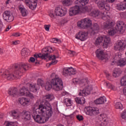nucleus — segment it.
<instances>
[{"instance_id": "obj_1", "label": "nucleus", "mask_w": 126, "mask_h": 126, "mask_svg": "<svg viewBox=\"0 0 126 126\" xmlns=\"http://www.w3.org/2000/svg\"><path fill=\"white\" fill-rule=\"evenodd\" d=\"M35 106H38L37 109L38 113L42 115L39 114L32 115L33 120L37 124H45L53 115L52 106L48 101L43 100L41 102L40 100L36 101Z\"/></svg>"}, {"instance_id": "obj_2", "label": "nucleus", "mask_w": 126, "mask_h": 126, "mask_svg": "<svg viewBox=\"0 0 126 126\" xmlns=\"http://www.w3.org/2000/svg\"><path fill=\"white\" fill-rule=\"evenodd\" d=\"M51 77L52 78L50 82H47L45 85V90L50 91L51 89H53L54 91H61L63 88V80L55 73H53Z\"/></svg>"}, {"instance_id": "obj_3", "label": "nucleus", "mask_w": 126, "mask_h": 126, "mask_svg": "<svg viewBox=\"0 0 126 126\" xmlns=\"http://www.w3.org/2000/svg\"><path fill=\"white\" fill-rule=\"evenodd\" d=\"M40 90V86L36 83H28L26 87H23L19 91V94L20 96H25L29 97L30 99H34L35 95L31 92L36 93ZM31 91V92H30Z\"/></svg>"}, {"instance_id": "obj_4", "label": "nucleus", "mask_w": 126, "mask_h": 126, "mask_svg": "<svg viewBox=\"0 0 126 126\" xmlns=\"http://www.w3.org/2000/svg\"><path fill=\"white\" fill-rule=\"evenodd\" d=\"M29 66L27 64H22L19 68V71H16L14 73L9 74L8 70L5 71V73H4L5 78H7L8 80H11V79H15V78H20L21 76V73L24 72L26 70H28Z\"/></svg>"}, {"instance_id": "obj_5", "label": "nucleus", "mask_w": 126, "mask_h": 126, "mask_svg": "<svg viewBox=\"0 0 126 126\" xmlns=\"http://www.w3.org/2000/svg\"><path fill=\"white\" fill-rule=\"evenodd\" d=\"M85 12H91V7H85L81 8L78 5L72 7L69 9V15L70 16H74L79 13H85Z\"/></svg>"}, {"instance_id": "obj_6", "label": "nucleus", "mask_w": 126, "mask_h": 126, "mask_svg": "<svg viewBox=\"0 0 126 126\" xmlns=\"http://www.w3.org/2000/svg\"><path fill=\"white\" fill-rule=\"evenodd\" d=\"M115 26V22L112 21H107L103 23V29L108 30V33L109 36H114L117 34L118 29L114 28Z\"/></svg>"}, {"instance_id": "obj_7", "label": "nucleus", "mask_w": 126, "mask_h": 126, "mask_svg": "<svg viewBox=\"0 0 126 126\" xmlns=\"http://www.w3.org/2000/svg\"><path fill=\"white\" fill-rule=\"evenodd\" d=\"M54 52V49L51 46H48L43 48L42 50V54L39 53L38 54H35L34 55V58L36 59L40 58L42 60H46L48 58V55L53 53Z\"/></svg>"}, {"instance_id": "obj_8", "label": "nucleus", "mask_w": 126, "mask_h": 126, "mask_svg": "<svg viewBox=\"0 0 126 126\" xmlns=\"http://www.w3.org/2000/svg\"><path fill=\"white\" fill-rule=\"evenodd\" d=\"M104 40L103 46L104 48H108V46L111 44V39L109 35H103L102 36H99L95 40V45H99L103 42Z\"/></svg>"}, {"instance_id": "obj_9", "label": "nucleus", "mask_w": 126, "mask_h": 126, "mask_svg": "<svg viewBox=\"0 0 126 126\" xmlns=\"http://www.w3.org/2000/svg\"><path fill=\"white\" fill-rule=\"evenodd\" d=\"M77 26L82 29H87L92 26V21L89 18H85L78 22Z\"/></svg>"}, {"instance_id": "obj_10", "label": "nucleus", "mask_w": 126, "mask_h": 126, "mask_svg": "<svg viewBox=\"0 0 126 126\" xmlns=\"http://www.w3.org/2000/svg\"><path fill=\"white\" fill-rule=\"evenodd\" d=\"M85 112L88 116L93 117L99 114V108L95 107L87 106L85 108Z\"/></svg>"}, {"instance_id": "obj_11", "label": "nucleus", "mask_w": 126, "mask_h": 126, "mask_svg": "<svg viewBox=\"0 0 126 126\" xmlns=\"http://www.w3.org/2000/svg\"><path fill=\"white\" fill-rule=\"evenodd\" d=\"M90 15H91V16H93V17H102V19L103 20L110 19V16L108 15H105V13L99 12L97 9L93 10L90 13Z\"/></svg>"}, {"instance_id": "obj_12", "label": "nucleus", "mask_w": 126, "mask_h": 126, "mask_svg": "<svg viewBox=\"0 0 126 126\" xmlns=\"http://www.w3.org/2000/svg\"><path fill=\"white\" fill-rule=\"evenodd\" d=\"M121 55H116L112 61V64L117 63L119 66H125L126 64V58H122Z\"/></svg>"}, {"instance_id": "obj_13", "label": "nucleus", "mask_w": 126, "mask_h": 126, "mask_svg": "<svg viewBox=\"0 0 126 126\" xmlns=\"http://www.w3.org/2000/svg\"><path fill=\"white\" fill-rule=\"evenodd\" d=\"M96 57L98 60H101V61H106L109 60V55L106 53L104 52L101 49H97L95 51Z\"/></svg>"}, {"instance_id": "obj_14", "label": "nucleus", "mask_w": 126, "mask_h": 126, "mask_svg": "<svg viewBox=\"0 0 126 126\" xmlns=\"http://www.w3.org/2000/svg\"><path fill=\"white\" fill-rule=\"evenodd\" d=\"M54 13L56 16L63 17V16H64V15L67 13V9L66 8L57 7L55 9Z\"/></svg>"}, {"instance_id": "obj_15", "label": "nucleus", "mask_w": 126, "mask_h": 126, "mask_svg": "<svg viewBox=\"0 0 126 126\" xmlns=\"http://www.w3.org/2000/svg\"><path fill=\"white\" fill-rule=\"evenodd\" d=\"M126 47V43L125 40H121L118 41L114 45V49L116 51H124Z\"/></svg>"}, {"instance_id": "obj_16", "label": "nucleus", "mask_w": 126, "mask_h": 126, "mask_svg": "<svg viewBox=\"0 0 126 126\" xmlns=\"http://www.w3.org/2000/svg\"><path fill=\"white\" fill-rule=\"evenodd\" d=\"M76 73V69L72 67H66L63 70V74L64 76H67V75H73Z\"/></svg>"}, {"instance_id": "obj_17", "label": "nucleus", "mask_w": 126, "mask_h": 126, "mask_svg": "<svg viewBox=\"0 0 126 126\" xmlns=\"http://www.w3.org/2000/svg\"><path fill=\"white\" fill-rule=\"evenodd\" d=\"M76 38L78 40H80V41H85L88 38V32L84 31H81L76 34Z\"/></svg>"}, {"instance_id": "obj_18", "label": "nucleus", "mask_w": 126, "mask_h": 126, "mask_svg": "<svg viewBox=\"0 0 126 126\" xmlns=\"http://www.w3.org/2000/svg\"><path fill=\"white\" fill-rule=\"evenodd\" d=\"M27 6H28L30 9L34 10L37 7V3L38 0H25Z\"/></svg>"}, {"instance_id": "obj_19", "label": "nucleus", "mask_w": 126, "mask_h": 126, "mask_svg": "<svg viewBox=\"0 0 126 126\" xmlns=\"http://www.w3.org/2000/svg\"><path fill=\"white\" fill-rule=\"evenodd\" d=\"M3 19L7 22H12L14 18L12 15L10 14V11H5L3 13Z\"/></svg>"}, {"instance_id": "obj_20", "label": "nucleus", "mask_w": 126, "mask_h": 126, "mask_svg": "<svg viewBox=\"0 0 126 126\" xmlns=\"http://www.w3.org/2000/svg\"><path fill=\"white\" fill-rule=\"evenodd\" d=\"M72 83L74 84H79V85L85 86V85L88 84V80L86 79L74 78L72 79Z\"/></svg>"}, {"instance_id": "obj_21", "label": "nucleus", "mask_w": 126, "mask_h": 126, "mask_svg": "<svg viewBox=\"0 0 126 126\" xmlns=\"http://www.w3.org/2000/svg\"><path fill=\"white\" fill-rule=\"evenodd\" d=\"M93 88L90 86H88L86 87V88L82 90V91H81L79 93V96H88L89 94H90L91 92V90H92Z\"/></svg>"}, {"instance_id": "obj_22", "label": "nucleus", "mask_w": 126, "mask_h": 126, "mask_svg": "<svg viewBox=\"0 0 126 126\" xmlns=\"http://www.w3.org/2000/svg\"><path fill=\"white\" fill-rule=\"evenodd\" d=\"M21 116L22 120H24L26 122L31 120V113L29 111L24 110L21 113Z\"/></svg>"}, {"instance_id": "obj_23", "label": "nucleus", "mask_w": 126, "mask_h": 126, "mask_svg": "<svg viewBox=\"0 0 126 126\" xmlns=\"http://www.w3.org/2000/svg\"><path fill=\"white\" fill-rule=\"evenodd\" d=\"M18 103L22 106H28L30 104V99L27 97H20L18 99Z\"/></svg>"}, {"instance_id": "obj_24", "label": "nucleus", "mask_w": 126, "mask_h": 126, "mask_svg": "<svg viewBox=\"0 0 126 126\" xmlns=\"http://www.w3.org/2000/svg\"><path fill=\"white\" fill-rule=\"evenodd\" d=\"M90 31L93 35L95 33H98L100 31V26L97 23H94L91 27Z\"/></svg>"}, {"instance_id": "obj_25", "label": "nucleus", "mask_w": 126, "mask_h": 126, "mask_svg": "<svg viewBox=\"0 0 126 126\" xmlns=\"http://www.w3.org/2000/svg\"><path fill=\"white\" fill-rule=\"evenodd\" d=\"M124 25H125V23L123 21H118L115 28L117 29L118 31L120 32V33H123V32H125Z\"/></svg>"}, {"instance_id": "obj_26", "label": "nucleus", "mask_w": 126, "mask_h": 126, "mask_svg": "<svg viewBox=\"0 0 126 126\" xmlns=\"http://www.w3.org/2000/svg\"><path fill=\"white\" fill-rule=\"evenodd\" d=\"M21 113L18 109L13 110L11 111V116L14 119H19L21 116Z\"/></svg>"}, {"instance_id": "obj_27", "label": "nucleus", "mask_w": 126, "mask_h": 126, "mask_svg": "<svg viewBox=\"0 0 126 126\" xmlns=\"http://www.w3.org/2000/svg\"><path fill=\"white\" fill-rule=\"evenodd\" d=\"M19 10L21 12V15L23 16V17H25V16L28 15V10H27L23 5H20L19 6Z\"/></svg>"}, {"instance_id": "obj_28", "label": "nucleus", "mask_w": 126, "mask_h": 126, "mask_svg": "<svg viewBox=\"0 0 126 126\" xmlns=\"http://www.w3.org/2000/svg\"><path fill=\"white\" fill-rule=\"evenodd\" d=\"M89 2V0H77L75 1V3L79 6L80 7L84 6Z\"/></svg>"}, {"instance_id": "obj_29", "label": "nucleus", "mask_w": 126, "mask_h": 126, "mask_svg": "<svg viewBox=\"0 0 126 126\" xmlns=\"http://www.w3.org/2000/svg\"><path fill=\"white\" fill-rule=\"evenodd\" d=\"M105 102H107V99H106V97L105 96L100 97L98 99L94 101V103L96 105H101L102 104H104Z\"/></svg>"}, {"instance_id": "obj_30", "label": "nucleus", "mask_w": 126, "mask_h": 126, "mask_svg": "<svg viewBox=\"0 0 126 126\" xmlns=\"http://www.w3.org/2000/svg\"><path fill=\"white\" fill-rule=\"evenodd\" d=\"M126 8V0L117 5V9L118 10H124Z\"/></svg>"}, {"instance_id": "obj_31", "label": "nucleus", "mask_w": 126, "mask_h": 126, "mask_svg": "<svg viewBox=\"0 0 126 126\" xmlns=\"http://www.w3.org/2000/svg\"><path fill=\"white\" fill-rule=\"evenodd\" d=\"M18 94L17 92V89L16 88H12L9 89L8 94L11 96H16V94Z\"/></svg>"}, {"instance_id": "obj_32", "label": "nucleus", "mask_w": 126, "mask_h": 126, "mask_svg": "<svg viewBox=\"0 0 126 126\" xmlns=\"http://www.w3.org/2000/svg\"><path fill=\"white\" fill-rule=\"evenodd\" d=\"M98 120L100 121V122L106 123V122H107V115L105 114H100L98 116Z\"/></svg>"}, {"instance_id": "obj_33", "label": "nucleus", "mask_w": 126, "mask_h": 126, "mask_svg": "<svg viewBox=\"0 0 126 126\" xmlns=\"http://www.w3.org/2000/svg\"><path fill=\"white\" fill-rule=\"evenodd\" d=\"M121 73L122 71L121 70V69L119 68H115L114 71L113 76H114V77H119V76L121 75Z\"/></svg>"}, {"instance_id": "obj_34", "label": "nucleus", "mask_w": 126, "mask_h": 126, "mask_svg": "<svg viewBox=\"0 0 126 126\" xmlns=\"http://www.w3.org/2000/svg\"><path fill=\"white\" fill-rule=\"evenodd\" d=\"M63 103H64L67 107H69V106H71V105H72V101H71V100L68 98H65L63 100Z\"/></svg>"}, {"instance_id": "obj_35", "label": "nucleus", "mask_w": 126, "mask_h": 126, "mask_svg": "<svg viewBox=\"0 0 126 126\" xmlns=\"http://www.w3.org/2000/svg\"><path fill=\"white\" fill-rule=\"evenodd\" d=\"M97 6L100 9H104L105 8V1L104 0H99L97 2Z\"/></svg>"}, {"instance_id": "obj_36", "label": "nucleus", "mask_w": 126, "mask_h": 126, "mask_svg": "<svg viewBox=\"0 0 126 126\" xmlns=\"http://www.w3.org/2000/svg\"><path fill=\"white\" fill-rule=\"evenodd\" d=\"M104 85L106 86L107 88L108 89H111V90H114L115 89V87L112 84L110 83L109 82H105L104 83Z\"/></svg>"}, {"instance_id": "obj_37", "label": "nucleus", "mask_w": 126, "mask_h": 126, "mask_svg": "<svg viewBox=\"0 0 126 126\" xmlns=\"http://www.w3.org/2000/svg\"><path fill=\"white\" fill-rule=\"evenodd\" d=\"M49 59L50 61H52L50 64H56L58 63V61L56 60V56L55 55L49 56Z\"/></svg>"}, {"instance_id": "obj_38", "label": "nucleus", "mask_w": 126, "mask_h": 126, "mask_svg": "<svg viewBox=\"0 0 126 126\" xmlns=\"http://www.w3.org/2000/svg\"><path fill=\"white\" fill-rule=\"evenodd\" d=\"M21 55L22 57H28V56H29L30 55V53L28 52V50L26 48H24L21 51Z\"/></svg>"}, {"instance_id": "obj_39", "label": "nucleus", "mask_w": 126, "mask_h": 126, "mask_svg": "<svg viewBox=\"0 0 126 126\" xmlns=\"http://www.w3.org/2000/svg\"><path fill=\"white\" fill-rule=\"evenodd\" d=\"M120 85L123 87L126 86V75L121 78L120 80Z\"/></svg>"}, {"instance_id": "obj_40", "label": "nucleus", "mask_w": 126, "mask_h": 126, "mask_svg": "<svg viewBox=\"0 0 126 126\" xmlns=\"http://www.w3.org/2000/svg\"><path fill=\"white\" fill-rule=\"evenodd\" d=\"M5 125L6 126H18V124L16 122H5Z\"/></svg>"}, {"instance_id": "obj_41", "label": "nucleus", "mask_w": 126, "mask_h": 126, "mask_svg": "<svg viewBox=\"0 0 126 126\" xmlns=\"http://www.w3.org/2000/svg\"><path fill=\"white\" fill-rule=\"evenodd\" d=\"M55 97L54 96V95L53 94H48L45 96V99H46L48 100V101H52L53 99H54Z\"/></svg>"}, {"instance_id": "obj_42", "label": "nucleus", "mask_w": 126, "mask_h": 126, "mask_svg": "<svg viewBox=\"0 0 126 126\" xmlns=\"http://www.w3.org/2000/svg\"><path fill=\"white\" fill-rule=\"evenodd\" d=\"M115 107L116 109H123V104H122V103L120 102H116V103L115 105Z\"/></svg>"}, {"instance_id": "obj_43", "label": "nucleus", "mask_w": 126, "mask_h": 126, "mask_svg": "<svg viewBox=\"0 0 126 126\" xmlns=\"http://www.w3.org/2000/svg\"><path fill=\"white\" fill-rule=\"evenodd\" d=\"M38 86H41V87H44V81L41 79H38L37 80V84Z\"/></svg>"}, {"instance_id": "obj_44", "label": "nucleus", "mask_w": 126, "mask_h": 126, "mask_svg": "<svg viewBox=\"0 0 126 126\" xmlns=\"http://www.w3.org/2000/svg\"><path fill=\"white\" fill-rule=\"evenodd\" d=\"M62 3L63 5H66V6H68L70 5V1L69 0H64L62 1Z\"/></svg>"}, {"instance_id": "obj_45", "label": "nucleus", "mask_w": 126, "mask_h": 126, "mask_svg": "<svg viewBox=\"0 0 126 126\" xmlns=\"http://www.w3.org/2000/svg\"><path fill=\"white\" fill-rule=\"evenodd\" d=\"M50 42H51V43H58V44H60V43H61V40L57 38L51 39L50 40Z\"/></svg>"}, {"instance_id": "obj_46", "label": "nucleus", "mask_w": 126, "mask_h": 126, "mask_svg": "<svg viewBox=\"0 0 126 126\" xmlns=\"http://www.w3.org/2000/svg\"><path fill=\"white\" fill-rule=\"evenodd\" d=\"M121 118L126 121V109L124 110L121 113Z\"/></svg>"}, {"instance_id": "obj_47", "label": "nucleus", "mask_w": 126, "mask_h": 126, "mask_svg": "<svg viewBox=\"0 0 126 126\" xmlns=\"http://www.w3.org/2000/svg\"><path fill=\"white\" fill-rule=\"evenodd\" d=\"M85 98L84 97H81L79 104L80 105H84V104H85Z\"/></svg>"}, {"instance_id": "obj_48", "label": "nucleus", "mask_w": 126, "mask_h": 126, "mask_svg": "<svg viewBox=\"0 0 126 126\" xmlns=\"http://www.w3.org/2000/svg\"><path fill=\"white\" fill-rule=\"evenodd\" d=\"M76 118L77 119V120L79 121V122H81V121H82L84 119L83 116H82V115H77Z\"/></svg>"}, {"instance_id": "obj_49", "label": "nucleus", "mask_w": 126, "mask_h": 126, "mask_svg": "<svg viewBox=\"0 0 126 126\" xmlns=\"http://www.w3.org/2000/svg\"><path fill=\"white\" fill-rule=\"evenodd\" d=\"M21 35L22 34L19 32H14L12 34V36H13L14 37H20Z\"/></svg>"}, {"instance_id": "obj_50", "label": "nucleus", "mask_w": 126, "mask_h": 126, "mask_svg": "<svg viewBox=\"0 0 126 126\" xmlns=\"http://www.w3.org/2000/svg\"><path fill=\"white\" fill-rule=\"evenodd\" d=\"M68 54L71 56V57H73V56H75V52L73 51H68Z\"/></svg>"}, {"instance_id": "obj_51", "label": "nucleus", "mask_w": 126, "mask_h": 126, "mask_svg": "<svg viewBox=\"0 0 126 126\" xmlns=\"http://www.w3.org/2000/svg\"><path fill=\"white\" fill-rule=\"evenodd\" d=\"M12 45H18L19 44H20V40H15L13 41L12 42Z\"/></svg>"}, {"instance_id": "obj_52", "label": "nucleus", "mask_w": 126, "mask_h": 126, "mask_svg": "<svg viewBox=\"0 0 126 126\" xmlns=\"http://www.w3.org/2000/svg\"><path fill=\"white\" fill-rule=\"evenodd\" d=\"M106 125H107V121H106L105 122L101 121V123L98 124V126H106Z\"/></svg>"}, {"instance_id": "obj_53", "label": "nucleus", "mask_w": 126, "mask_h": 126, "mask_svg": "<svg viewBox=\"0 0 126 126\" xmlns=\"http://www.w3.org/2000/svg\"><path fill=\"white\" fill-rule=\"evenodd\" d=\"M104 9H105L107 11H109L110 9H111V7L109 6V5L107 4L106 6H104Z\"/></svg>"}, {"instance_id": "obj_54", "label": "nucleus", "mask_w": 126, "mask_h": 126, "mask_svg": "<svg viewBox=\"0 0 126 126\" xmlns=\"http://www.w3.org/2000/svg\"><path fill=\"white\" fill-rule=\"evenodd\" d=\"M75 101L76 102L77 104H79V102H80V100H81V98L77 97L75 98Z\"/></svg>"}, {"instance_id": "obj_55", "label": "nucleus", "mask_w": 126, "mask_h": 126, "mask_svg": "<svg viewBox=\"0 0 126 126\" xmlns=\"http://www.w3.org/2000/svg\"><path fill=\"white\" fill-rule=\"evenodd\" d=\"M29 62V63H34L35 62V58L33 57H31Z\"/></svg>"}, {"instance_id": "obj_56", "label": "nucleus", "mask_w": 126, "mask_h": 126, "mask_svg": "<svg viewBox=\"0 0 126 126\" xmlns=\"http://www.w3.org/2000/svg\"><path fill=\"white\" fill-rule=\"evenodd\" d=\"M45 29L46 31H50V26L49 25H46L45 27Z\"/></svg>"}, {"instance_id": "obj_57", "label": "nucleus", "mask_w": 126, "mask_h": 126, "mask_svg": "<svg viewBox=\"0 0 126 126\" xmlns=\"http://www.w3.org/2000/svg\"><path fill=\"white\" fill-rule=\"evenodd\" d=\"M107 2H110V3H113L115 1V0H105Z\"/></svg>"}, {"instance_id": "obj_58", "label": "nucleus", "mask_w": 126, "mask_h": 126, "mask_svg": "<svg viewBox=\"0 0 126 126\" xmlns=\"http://www.w3.org/2000/svg\"><path fill=\"white\" fill-rule=\"evenodd\" d=\"M123 94L125 96H126V87L123 89Z\"/></svg>"}, {"instance_id": "obj_59", "label": "nucleus", "mask_w": 126, "mask_h": 126, "mask_svg": "<svg viewBox=\"0 0 126 126\" xmlns=\"http://www.w3.org/2000/svg\"><path fill=\"white\" fill-rule=\"evenodd\" d=\"M11 29V26H9L7 27V28L6 29V31L7 32V31H9V30Z\"/></svg>"}, {"instance_id": "obj_60", "label": "nucleus", "mask_w": 126, "mask_h": 126, "mask_svg": "<svg viewBox=\"0 0 126 126\" xmlns=\"http://www.w3.org/2000/svg\"><path fill=\"white\" fill-rule=\"evenodd\" d=\"M49 16H50V17H52V18H53V17H55V15H54V14L50 13V14H49Z\"/></svg>"}, {"instance_id": "obj_61", "label": "nucleus", "mask_w": 126, "mask_h": 126, "mask_svg": "<svg viewBox=\"0 0 126 126\" xmlns=\"http://www.w3.org/2000/svg\"><path fill=\"white\" fill-rule=\"evenodd\" d=\"M1 28H2V24H1V22L0 20V30H1Z\"/></svg>"}, {"instance_id": "obj_62", "label": "nucleus", "mask_w": 126, "mask_h": 126, "mask_svg": "<svg viewBox=\"0 0 126 126\" xmlns=\"http://www.w3.org/2000/svg\"><path fill=\"white\" fill-rule=\"evenodd\" d=\"M10 0H7L6 1V4H8V3H9V1H10Z\"/></svg>"}, {"instance_id": "obj_63", "label": "nucleus", "mask_w": 126, "mask_h": 126, "mask_svg": "<svg viewBox=\"0 0 126 126\" xmlns=\"http://www.w3.org/2000/svg\"><path fill=\"white\" fill-rule=\"evenodd\" d=\"M64 95H65V93L64 92L62 93V95L64 96Z\"/></svg>"}, {"instance_id": "obj_64", "label": "nucleus", "mask_w": 126, "mask_h": 126, "mask_svg": "<svg viewBox=\"0 0 126 126\" xmlns=\"http://www.w3.org/2000/svg\"><path fill=\"white\" fill-rule=\"evenodd\" d=\"M45 0V1H48V0Z\"/></svg>"}]
</instances>
